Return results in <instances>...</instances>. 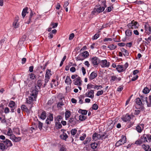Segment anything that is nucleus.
Returning <instances> with one entry per match:
<instances>
[{
    "label": "nucleus",
    "instance_id": "1",
    "mask_svg": "<svg viewBox=\"0 0 151 151\" xmlns=\"http://www.w3.org/2000/svg\"><path fill=\"white\" fill-rule=\"evenodd\" d=\"M38 91V89L36 88L33 90L31 92V96L29 97V100L33 101H34V99H35L37 97Z\"/></svg>",
    "mask_w": 151,
    "mask_h": 151
},
{
    "label": "nucleus",
    "instance_id": "2",
    "mask_svg": "<svg viewBox=\"0 0 151 151\" xmlns=\"http://www.w3.org/2000/svg\"><path fill=\"white\" fill-rule=\"evenodd\" d=\"M105 7L100 6L97 9L94 8L93 11L92 12L91 14L93 15H96L100 13L103 12L105 9Z\"/></svg>",
    "mask_w": 151,
    "mask_h": 151
},
{
    "label": "nucleus",
    "instance_id": "3",
    "mask_svg": "<svg viewBox=\"0 0 151 151\" xmlns=\"http://www.w3.org/2000/svg\"><path fill=\"white\" fill-rule=\"evenodd\" d=\"M127 26L129 28H137L139 25L137 22L133 20L129 23Z\"/></svg>",
    "mask_w": 151,
    "mask_h": 151
},
{
    "label": "nucleus",
    "instance_id": "4",
    "mask_svg": "<svg viewBox=\"0 0 151 151\" xmlns=\"http://www.w3.org/2000/svg\"><path fill=\"white\" fill-rule=\"evenodd\" d=\"M126 137L125 136H123L121 139L116 143L115 146L118 147L120 145L126 143Z\"/></svg>",
    "mask_w": 151,
    "mask_h": 151
},
{
    "label": "nucleus",
    "instance_id": "5",
    "mask_svg": "<svg viewBox=\"0 0 151 151\" xmlns=\"http://www.w3.org/2000/svg\"><path fill=\"white\" fill-rule=\"evenodd\" d=\"M99 64L102 68L108 67L110 65V63L107 62L106 60H100Z\"/></svg>",
    "mask_w": 151,
    "mask_h": 151
},
{
    "label": "nucleus",
    "instance_id": "6",
    "mask_svg": "<svg viewBox=\"0 0 151 151\" xmlns=\"http://www.w3.org/2000/svg\"><path fill=\"white\" fill-rule=\"evenodd\" d=\"M8 106L11 108V112H14L15 109L17 107L15 102L13 101H10L8 104Z\"/></svg>",
    "mask_w": 151,
    "mask_h": 151
},
{
    "label": "nucleus",
    "instance_id": "7",
    "mask_svg": "<svg viewBox=\"0 0 151 151\" xmlns=\"http://www.w3.org/2000/svg\"><path fill=\"white\" fill-rule=\"evenodd\" d=\"M91 63L94 66L97 65L99 63L100 60L96 57H93L91 59Z\"/></svg>",
    "mask_w": 151,
    "mask_h": 151
},
{
    "label": "nucleus",
    "instance_id": "8",
    "mask_svg": "<svg viewBox=\"0 0 151 151\" xmlns=\"http://www.w3.org/2000/svg\"><path fill=\"white\" fill-rule=\"evenodd\" d=\"M94 91L93 90H91L90 91H87L85 93L86 96L93 99L94 98Z\"/></svg>",
    "mask_w": 151,
    "mask_h": 151
},
{
    "label": "nucleus",
    "instance_id": "9",
    "mask_svg": "<svg viewBox=\"0 0 151 151\" xmlns=\"http://www.w3.org/2000/svg\"><path fill=\"white\" fill-rule=\"evenodd\" d=\"M73 83L76 85L81 86L82 84V81L81 78L78 77L75 80L73 81Z\"/></svg>",
    "mask_w": 151,
    "mask_h": 151
},
{
    "label": "nucleus",
    "instance_id": "10",
    "mask_svg": "<svg viewBox=\"0 0 151 151\" xmlns=\"http://www.w3.org/2000/svg\"><path fill=\"white\" fill-rule=\"evenodd\" d=\"M131 118L130 116L127 114L123 116L122 119L124 122H126L129 121Z\"/></svg>",
    "mask_w": 151,
    "mask_h": 151
},
{
    "label": "nucleus",
    "instance_id": "11",
    "mask_svg": "<svg viewBox=\"0 0 151 151\" xmlns=\"http://www.w3.org/2000/svg\"><path fill=\"white\" fill-rule=\"evenodd\" d=\"M97 76V73L96 71H94L92 72L90 74L89 78L90 80H92L96 77Z\"/></svg>",
    "mask_w": 151,
    "mask_h": 151
},
{
    "label": "nucleus",
    "instance_id": "12",
    "mask_svg": "<svg viewBox=\"0 0 151 151\" xmlns=\"http://www.w3.org/2000/svg\"><path fill=\"white\" fill-rule=\"evenodd\" d=\"M13 141L15 142H18L20 141L22 139L21 137H16L15 136L12 135L10 138Z\"/></svg>",
    "mask_w": 151,
    "mask_h": 151
},
{
    "label": "nucleus",
    "instance_id": "13",
    "mask_svg": "<svg viewBox=\"0 0 151 151\" xmlns=\"http://www.w3.org/2000/svg\"><path fill=\"white\" fill-rule=\"evenodd\" d=\"M100 134L95 133L93 135L92 138L94 141H96L99 139H100Z\"/></svg>",
    "mask_w": 151,
    "mask_h": 151
},
{
    "label": "nucleus",
    "instance_id": "14",
    "mask_svg": "<svg viewBox=\"0 0 151 151\" xmlns=\"http://www.w3.org/2000/svg\"><path fill=\"white\" fill-rule=\"evenodd\" d=\"M76 122L75 119L73 118H70L69 121L68 122V125H70V124L73 125H75Z\"/></svg>",
    "mask_w": 151,
    "mask_h": 151
},
{
    "label": "nucleus",
    "instance_id": "15",
    "mask_svg": "<svg viewBox=\"0 0 151 151\" xmlns=\"http://www.w3.org/2000/svg\"><path fill=\"white\" fill-rule=\"evenodd\" d=\"M136 130L139 133H141L143 129V125H138L136 127Z\"/></svg>",
    "mask_w": 151,
    "mask_h": 151
},
{
    "label": "nucleus",
    "instance_id": "16",
    "mask_svg": "<svg viewBox=\"0 0 151 151\" xmlns=\"http://www.w3.org/2000/svg\"><path fill=\"white\" fill-rule=\"evenodd\" d=\"M58 85V82L56 80L53 79L50 83L51 88H53L54 86L56 87Z\"/></svg>",
    "mask_w": 151,
    "mask_h": 151
},
{
    "label": "nucleus",
    "instance_id": "17",
    "mask_svg": "<svg viewBox=\"0 0 151 151\" xmlns=\"http://www.w3.org/2000/svg\"><path fill=\"white\" fill-rule=\"evenodd\" d=\"M60 137L61 139L66 141L68 136L66 133L63 132V134L60 135Z\"/></svg>",
    "mask_w": 151,
    "mask_h": 151
},
{
    "label": "nucleus",
    "instance_id": "18",
    "mask_svg": "<svg viewBox=\"0 0 151 151\" xmlns=\"http://www.w3.org/2000/svg\"><path fill=\"white\" fill-rule=\"evenodd\" d=\"M116 69L117 71L119 72H123L124 71V69L123 68V65H118Z\"/></svg>",
    "mask_w": 151,
    "mask_h": 151
},
{
    "label": "nucleus",
    "instance_id": "19",
    "mask_svg": "<svg viewBox=\"0 0 151 151\" xmlns=\"http://www.w3.org/2000/svg\"><path fill=\"white\" fill-rule=\"evenodd\" d=\"M75 59L76 61H83L85 59V58H84L82 55L81 53L77 57H76Z\"/></svg>",
    "mask_w": 151,
    "mask_h": 151
},
{
    "label": "nucleus",
    "instance_id": "20",
    "mask_svg": "<svg viewBox=\"0 0 151 151\" xmlns=\"http://www.w3.org/2000/svg\"><path fill=\"white\" fill-rule=\"evenodd\" d=\"M142 142H148L147 137V134H144L141 136L140 137Z\"/></svg>",
    "mask_w": 151,
    "mask_h": 151
},
{
    "label": "nucleus",
    "instance_id": "21",
    "mask_svg": "<svg viewBox=\"0 0 151 151\" xmlns=\"http://www.w3.org/2000/svg\"><path fill=\"white\" fill-rule=\"evenodd\" d=\"M13 25L14 27L15 28L19 27V24L17 20H16L13 22Z\"/></svg>",
    "mask_w": 151,
    "mask_h": 151
},
{
    "label": "nucleus",
    "instance_id": "22",
    "mask_svg": "<svg viewBox=\"0 0 151 151\" xmlns=\"http://www.w3.org/2000/svg\"><path fill=\"white\" fill-rule=\"evenodd\" d=\"M46 114L45 111H43L41 113L40 118L42 120H44L46 117Z\"/></svg>",
    "mask_w": 151,
    "mask_h": 151
},
{
    "label": "nucleus",
    "instance_id": "23",
    "mask_svg": "<svg viewBox=\"0 0 151 151\" xmlns=\"http://www.w3.org/2000/svg\"><path fill=\"white\" fill-rule=\"evenodd\" d=\"M100 139L102 140L103 139H105L107 138L108 135L106 134V132H104L103 134H100Z\"/></svg>",
    "mask_w": 151,
    "mask_h": 151
},
{
    "label": "nucleus",
    "instance_id": "24",
    "mask_svg": "<svg viewBox=\"0 0 151 151\" xmlns=\"http://www.w3.org/2000/svg\"><path fill=\"white\" fill-rule=\"evenodd\" d=\"M65 82L67 85L70 84L72 82L69 76H67L65 80Z\"/></svg>",
    "mask_w": 151,
    "mask_h": 151
},
{
    "label": "nucleus",
    "instance_id": "25",
    "mask_svg": "<svg viewBox=\"0 0 151 151\" xmlns=\"http://www.w3.org/2000/svg\"><path fill=\"white\" fill-rule=\"evenodd\" d=\"M50 76H47V75H45V84L44 85L43 87H45L46 85L47 84V83L49 81V79H50Z\"/></svg>",
    "mask_w": 151,
    "mask_h": 151
},
{
    "label": "nucleus",
    "instance_id": "26",
    "mask_svg": "<svg viewBox=\"0 0 151 151\" xmlns=\"http://www.w3.org/2000/svg\"><path fill=\"white\" fill-rule=\"evenodd\" d=\"M8 131L7 132V134L8 136H10V138H11V137L12 136V135H14V134H13L12 130L10 128H8Z\"/></svg>",
    "mask_w": 151,
    "mask_h": 151
},
{
    "label": "nucleus",
    "instance_id": "27",
    "mask_svg": "<svg viewBox=\"0 0 151 151\" xmlns=\"http://www.w3.org/2000/svg\"><path fill=\"white\" fill-rule=\"evenodd\" d=\"M122 52H124L123 54L124 56H128L129 53L128 51L124 48H122L121 50Z\"/></svg>",
    "mask_w": 151,
    "mask_h": 151
},
{
    "label": "nucleus",
    "instance_id": "28",
    "mask_svg": "<svg viewBox=\"0 0 151 151\" xmlns=\"http://www.w3.org/2000/svg\"><path fill=\"white\" fill-rule=\"evenodd\" d=\"M70 115L71 112L70 111L68 110L66 111L65 114V117L66 120H67V119L70 117Z\"/></svg>",
    "mask_w": 151,
    "mask_h": 151
},
{
    "label": "nucleus",
    "instance_id": "29",
    "mask_svg": "<svg viewBox=\"0 0 151 151\" xmlns=\"http://www.w3.org/2000/svg\"><path fill=\"white\" fill-rule=\"evenodd\" d=\"M55 126L57 129H59L61 128L62 127V125L60 122H56L55 124Z\"/></svg>",
    "mask_w": 151,
    "mask_h": 151
},
{
    "label": "nucleus",
    "instance_id": "30",
    "mask_svg": "<svg viewBox=\"0 0 151 151\" xmlns=\"http://www.w3.org/2000/svg\"><path fill=\"white\" fill-rule=\"evenodd\" d=\"M27 9H28V8L27 7H26V8H24L23 9V10L22 11V16L23 17V18H24L25 16L26 13H28L27 12Z\"/></svg>",
    "mask_w": 151,
    "mask_h": 151
},
{
    "label": "nucleus",
    "instance_id": "31",
    "mask_svg": "<svg viewBox=\"0 0 151 151\" xmlns=\"http://www.w3.org/2000/svg\"><path fill=\"white\" fill-rule=\"evenodd\" d=\"M125 34L126 36L129 37L132 35V31L130 29H128L125 31Z\"/></svg>",
    "mask_w": 151,
    "mask_h": 151
},
{
    "label": "nucleus",
    "instance_id": "32",
    "mask_svg": "<svg viewBox=\"0 0 151 151\" xmlns=\"http://www.w3.org/2000/svg\"><path fill=\"white\" fill-rule=\"evenodd\" d=\"M79 112L81 113L82 115H86L87 114L88 111L86 110L80 109L78 111Z\"/></svg>",
    "mask_w": 151,
    "mask_h": 151
},
{
    "label": "nucleus",
    "instance_id": "33",
    "mask_svg": "<svg viewBox=\"0 0 151 151\" xmlns=\"http://www.w3.org/2000/svg\"><path fill=\"white\" fill-rule=\"evenodd\" d=\"M81 53L85 59L86 58H87L89 55L88 52L87 51H86Z\"/></svg>",
    "mask_w": 151,
    "mask_h": 151
},
{
    "label": "nucleus",
    "instance_id": "34",
    "mask_svg": "<svg viewBox=\"0 0 151 151\" xmlns=\"http://www.w3.org/2000/svg\"><path fill=\"white\" fill-rule=\"evenodd\" d=\"M143 148L145 150V151H149L148 150L150 148V146L148 145H145L143 144L142 145Z\"/></svg>",
    "mask_w": 151,
    "mask_h": 151
},
{
    "label": "nucleus",
    "instance_id": "35",
    "mask_svg": "<svg viewBox=\"0 0 151 151\" xmlns=\"http://www.w3.org/2000/svg\"><path fill=\"white\" fill-rule=\"evenodd\" d=\"M151 90V88L150 89L146 87L143 89V92L145 94H146L149 93Z\"/></svg>",
    "mask_w": 151,
    "mask_h": 151
},
{
    "label": "nucleus",
    "instance_id": "36",
    "mask_svg": "<svg viewBox=\"0 0 151 151\" xmlns=\"http://www.w3.org/2000/svg\"><path fill=\"white\" fill-rule=\"evenodd\" d=\"M91 138L90 137H87L86 139L83 142V143L84 145H86L91 140Z\"/></svg>",
    "mask_w": 151,
    "mask_h": 151
},
{
    "label": "nucleus",
    "instance_id": "37",
    "mask_svg": "<svg viewBox=\"0 0 151 151\" xmlns=\"http://www.w3.org/2000/svg\"><path fill=\"white\" fill-rule=\"evenodd\" d=\"M110 82H117V77L115 76H111V79L110 80Z\"/></svg>",
    "mask_w": 151,
    "mask_h": 151
},
{
    "label": "nucleus",
    "instance_id": "38",
    "mask_svg": "<svg viewBox=\"0 0 151 151\" xmlns=\"http://www.w3.org/2000/svg\"><path fill=\"white\" fill-rule=\"evenodd\" d=\"M136 104L139 106H140L142 104V102L139 98H138L136 99Z\"/></svg>",
    "mask_w": 151,
    "mask_h": 151
},
{
    "label": "nucleus",
    "instance_id": "39",
    "mask_svg": "<svg viewBox=\"0 0 151 151\" xmlns=\"http://www.w3.org/2000/svg\"><path fill=\"white\" fill-rule=\"evenodd\" d=\"M91 148L93 149H95L97 147L98 144L97 143L95 142L92 143L91 144Z\"/></svg>",
    "mask_w": 151,
    "mask_h": 151
},
{
    "label": "nucleus",
    "instance_id": "40",
    "mask_svg": "<svg viewBox=\"0 0 151 151\" xmlns=\"http://www.w3.org/2000/svg\"><path fill=\"white\" fill-rule=\"evenodd\" d=\"M37 120L38 122V128L40 130H41V129H42L43 124L42 123H41L40 121H39L38 119H37Z\"/></svg>",
    "mask_w": 151,
    "mask_h": 151
},
{
    "label": "nucleus",
    "instance_id": "41",
    "mask_svg": "<svg viewBox=\"0 0 151 151\" xmlns=\"http://www.w3.org/2000/svg\"><path fill=\"white\" fill-rule=\"evenodd\" d=\"M100 31H99L98 33L95 34L92 37V39L93 40H95L97 39L99 36V32H100Z\"/></svg>",
    "mask_w": 151,
    "mask_h": 151
},
{
    "label": "nucleus",
    "instance_id": "42",
    "mask_svg": "<svg viewBox=\"0 0 151 151\" xmlns=\"http://www.w3.org/2000/svg\"><path fill=\"white\" fill-rule=\"evenodd\" d=\"M6 38H4L3 39H2L0 41V48H1V46L3 44H4V43H6Z\"/></svg>",
    "mask_w": 151,
    "mask_h": 151
},
{
    "label": "nucleus",
    "instance_id": "43",
    "mask_svg": "<svg viewBox=\"0 0 151 151\" xmlns=\"http://www.w3.org/2000/svg\"><path fill=\"white\" fill-rule=\"evenodd\" d=\"M86 119V117L82 115H81L79 116V119L81 121H83Z\"/></svg>",
    "mask_w": 151,
    "mask_h": 151
},
{
    "label": "nucleus",
    "instance_id": "44",
    "mask_svg": "<svg viewBox=\"0 0 151 151\" xmlns=\"http://www.w3.org/2000/svg\"><path fill=\"white\" fill-rule=\"evenodd\" d=\"M77 132V130L76 129H73L70 131L71 134L73 136L75 135Z\"/></svg>",
    "mask_w": 151,
    "mask_h": 151
},
{
    "label": "nucleus",
    "instance_id": "45",
    "mask_svg": "<svg viewBox=\"0 0 151 151\" xmlns=\"http://www.w3.org/2000/svg\"><path fill=\"white\" fill-rule=\"evenodd\" d=\"M29 75V78L32 80H34L36 78V76L33 73H31Z\"/></svg>",
    "mask_w": 151,
    "mask_h": 151
},
{
    "label": "nucleus",
    "instance_id": "46",
    "mask_svg": "<svg viewBox=\"0 0 151 151\" xmlns=\"http://www.w3.org/2000/svg\"><path fill=\"white\" fill-rule=\"evenodd\" d=\"M63 119V117L59 115L57 116L56 119L55 121L58 122H60V121Z\"/></svg>",
    "mask_w": 151,
    "mask_h": 151
},
{
    "label": "nucleus",
    "instance_id": "47",
    "mask_svg": "<svg viewBox=\"0 0 151 151\" xmlns=\"http://www.w3.org/2000/svg\"><path fill=\"white\" fill-rule=\"evenodd\" d=\"M95 85H93L91 84H88L87 85V89H90L91 88H95Z\"/></svg>",
    "mask_w": 151,
    "mask_h": 151
},
{
    "label": "nucleus",
    "instance_id": "48",
    "mask_svg": "<svg viewBox=\"0 0 151 151\" xmlns=\"http://www.w3.org/2000/svg\"><path fill=\"white\" fill-rule=\"evenodd\" d=\"M116 47V46H115L113 44H112L108 46V47L109 48L110 50H113L115 49Z\"/></svg>",
    "mask_w": 151,
    "mask_h": 151
},
{
    "label": "nucleus",
    "instance_id": "49",
    "mask_svg": "<svg viewBox=\"0 0 151 151\" xmlns=\"http://www.w3.org/2000/svg\"><path fill=\"white\" fill-rule=\"evenodd\" d=\"M58 25V23L51 22L50 25L52 26V28H54L57 27Z\"/></svg>",
    "mask_w": 151,
    "mask_h": 151
},
{
    "label": "nucleus",
    "instance_id": "50",
    "mask_svg": "<svg viewBox=\"0 0 151 151\" xmlns=\"http://www.w3.org/2000/svg\"><path fill=\"white\" fill-rule=\"evenodd\" d=\"M64 105V104L62 101V99H61V101H60V102H59L57 104L58 108H61L62 106Z\"/></svg>",
    "mask_w": 151,
    "mask_h": 151
},
{
    "label": "nucleus",
    "instance_id": "51",
    "mask_svg": "<svg viewBox=\"0 0 151 151\" xmlns=\"http://www.w3.org/2000/svg\"><path fill=\"white\" fill-rule=\"evenodd\" d=\"M53 115L52 114L50 113L49 116L47 117V118H48L50 121H52L53 120Z\"/></svg>",
    "mask_w": 151,
    "mask_h": 151
},
{
    "label": "nucleus",
    "instance_id": "52",
    "mask_svg": "<svg viewBox=\"0 0 151 151\" xmlns=\"http://www.w3.org/2000/svg\"><path fill=\"white\" fill-rule=\"evenodd\" d=\"M92 108L93 110H96L98 109V106L97 104H94L93 105Z\"/></svg>",
    "mask_w": 151,
    "mask_h": 151
},
{
    "label": "nucleus",
    "instance_id": "53",
    "mask_svg": "<svg viewBox=\"0 0 151 151\" xmlns=\"http://www.w3.org/2000/svg\"><path fill=\"white\" fill-rule=\"evenodd\" d=\"M21 109L22 110L27 111L28 110V109L24 105H22L21 106Z\"/></svg>",
    "mask_w": 151,
    "mask_h": 151
},
{
    "label": "nucleus",
    "instance_id": "54",
    "mask_svg": "<svg viewBox=\"0 0 151 151\" xmlns=\"http://www.w3.org/2000/svg\"><path fill=\"white\" fill-rule=\"evenodd\" d=\"M142 143V142L141 139H140L136 141L135 142V144L137 145H140Z\"/></svg>",
    "mask_w": 151,
    "mask_h": 151
},
{
    "label": "nucleus",
    "instance_id": "55",
    "mask_svg": "<svg viewBox=\"0 0 151 151\" xmlns=\"http://www.w3.org/2000/svg\"><path fill=\"white\" fill-rule=\"evenodd\" d=\"M50 70L47 69L46 70V72L45 75H47V76H50L52 75V74L51 73Z\"/></svg>",
    "mask_w": 151,
    "mask_h": 151
},
{
    "label": "nucleus",
    "instance_id": "56",
    "mask_svg": "<svg viewBox=\"0 0 151 151\" xmlns=\"http://www.w3.org/2000/svg\"><path fill=\"white\" fill-rule=\"evenodd\" d=\"M111 25L110 23H108L107 24H104L102 26V28H104L106 27H110V25Z\"/></svg>",
    "mask_w": 151,
    "mask_h": 151
},
{
    "label": "nucleus",
    "instance_id": "57",
    "mask_svg": "<svg viewBox=\"0 0 151 151\" xmlns=\"http://www.w3.org/2000/svg\"><path fill=\"white\" fill-rule=\"evenodd\" d=\"M104 93L103 91L102 90H101L100 91H98L97 93L96 94V95L97 96H99L103 94Z\"/></svg>",
    "mask_w": 151,
    "mask_h": 151
},
{
    "label": "nucleus",
    "instance_id": "58",
    "mask_svg": "<svg viewBox=\"0 0 151 151\" xmlns=\"http://www.w3.org/2000/svg\"><path fill=\"white\" fill-rule=\"evenodd\" d=\"M103 88V87L102 86H101V85L98 86V85H95V86L94 89H96L97 90H98L99 89H100L101 88Z\"/></svg>",
    "mask_w": 151,
    "mask_h": 151
},
{
    "label": "nucleus",
    "instance_id": "59",
    "mask_svg": "<svg viewBox=\"0 0 151 151\" xmlns=\"http://www.w3.org/2000/svg\"><path fill=\"white\" fill-rule=\"evenodd\" d=\"M74 37V34L73 33H71L69 35V39L70 40H71L73 39Z\"/></svg>",
    "mask_w": 151,
    "mask_h": 151
},
{
    "label": "nucleus",
    "instance_id": "60",
    "mask_svg": "<svg viewBox=\"0 0 151 151\" xmlns=\"http://www.w3.org/2000/svg\"><path fill=\"white\" fill-rule=\"evenodd\" d=\"M26 35H24L22 36V37L20 39V40L21 41H24L26 39Z\"/></svg>",
    "mask_w": 151,
    "mask_h": 151
},
{
    "label": "nucleus",
    "instance_id": "61",
    "mask_svg": "<svg viewBox=\"0 0 151 151\" xmlns=\"http://www.w3.org/2000/svg\"><path fill=\"white\" fill-rule=\"evenodd\" d=\"M9 112V108L6 107L4 109V112L5 114L8 113Z\"/></svg>",
    "mask_w": 151,
    "mask_h": 151
},
{
    "label": "nucleus",
    "instance_id": "62",
    "mask_svg": "<svg viewBox=\"0 0 151 151\" xmlns=\"http://www.w3.org/2000/svg\"><path fill=\"white\" fill-rule=\"evenodd\" d=\"M135 112L134 113L135 115H138L140 112V111L139 110H135L134 111Z\"/></svg>",
    "mask_w": 151,
    "mask_h": 151
},
{
    "label": "nucleus",
    "instance_id": "63",
    "mask_svg": "<svg viewBox=\"0 0 151 151\" xmlns=\"http://www.w3.org/2000/svg\"><path fill=\"white\" fill-rule=\"evenodd\" d=\"M37 86L39 87H41L42 85V83L41 82V80H38L37 82Z\"/></svg>",
    "mask_w": 151,
    "mask_h": 151
},
{
    "label": "nucleus",
    "instance_id": "64",
    "mask_svg": "<svg viewBox=\"0 0 151 151\" xmlns=\"http://www.w3.org/2000/svg\"><path fill=\"white\" fill-rule=\"evenodd\" d=\"M147 137L149 142H151V135L147 134Z\"/></svg>",
    "mask_w": 151,
    "mask_h": 151
}]
</instances>
